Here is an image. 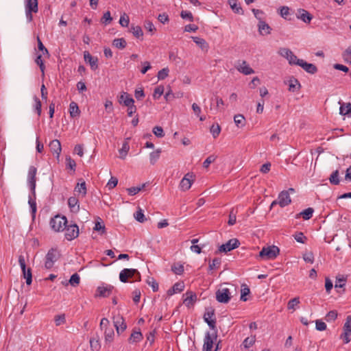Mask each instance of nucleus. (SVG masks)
<instances>
[{
  "mask_svg": "<svg viewBox=\"0 0 351 351\" xmlns=\"http://www.w3.org/2000/svg\"><path fill=\"white\" fill-rule=\"evenodd\" d=\"M58 257L59 254L57 250L50 249L45 256V267L47 269L53 267L54 263L58 261Z\"/></svg>",
  "mask_w": 351,
  "mask_h": 351,
  "instance_id": "0eeeda50",
  "label": "nucleus"
},
{
  "mask_svg": "<svg viewBox=\"0 0 351 351\" xmlns=\"http://www.w3.org/2000/svg\"><path fill=\"white\" fill-rule=\"evenodd\" d=\"M339 113L342 115H347L351 113V104L348 103L346 105L343 104L340 106Z\"/></svg>",
  "mask_w": 351,
  "mask_h": 351,
  "instance_id": "f704fd0d",
  "label": "nucleus"
},
{
  "mask_svg": "<svg viewBox=\"0 0 351 351\" xmlns=\"http://www.w3.org/2000/svg\"><path fill=\"white\" fill-rule=\"evenodd\" d=\"M221 263V260L220 258H215L212 261V262H210L209 263V269L210 270H213V269L218 268L220 266Z\"/></svg>",
  "mask_w": 351,
  "mask_h": 351,
  "instance_id": "603ef678",
  "label": "nucleus"
},
{
  "mask_svg": "<svg viewBox=\"0 0 351 351\" xmlns=\"http://www.w3.org/2000/svg\"><path fill=\"white\" fill-rule=\"evenodd\" d=\"M37 43H38V49L39 51L42 52L43 55H46L47 57L49 56V51L44 46L40 38L37 37Z\"/></svg>",
  "mask_w": 351,
  "mask_h": 351,
  "instance_id": "49530a36",
  "label": "nucleus"
},
{
  "mask_svg": "<svg viewBox=\"0 0 351 351\" xmlns=\"http://www.w3.org/2000/svg\"><path fill=\"white\" fill-rule=\"evenodd\" d=\"M164 90L165 88L163 86H158L156 87L153 94L154 99H158L160 97V96L163 94Z\"/></svg>",
  "mask_w": 351,
  "mask_h": 351,
  "instance_id": "a18cd8bd",
  "label": "nucleus"
},
{
  "mask_svg": "<svg viewBox=\"0 0 351 351\" xmlns=\"http://www.w3.org/2000/svg\"><path fill=\"white\" fill-rule=\"evenodd\" d=\"M25 15L27 21L32 22L33 20L32 13L38 11V0H25Z\"/></svg>",
  "mask_w": 351,
  "mask_h": 351,
  "instance_id": "20e7f679",
  "label": "nucleus"
},
{
  "mask_svg": "<svg viewBox=\"0 0 351 351\" xmlns=\"http://www.w3.org/2000/svg\"><path fill=\"white\" fill-rule=\"evenodd\" d=\"M112 21V18L111 17L110 11L106 12L101 19V22L105 25L110 23Z\"/></svg>",
  "mask_w": 351,
  "mask_h": 351,
  "instance_id": "3c124183",
  "label": "nucleus"
},
{
  "mask_svg": "<svg viewBox=\"0 0 351 351\" xmlns=\"http://www.w3.org/2000/svg\"><path fill=\"white\" fill-rule=\"evenodd\" d=\"M258 32L261 35H267L271 33V28L264 21H261L258 24Z\"/></svg>",
  "mask_w": 351,
  "mask_h": 351,
  "instance_id": "5701e85b",
  "label": "nucleus"
},
{
  "mask_svg": "<svg viewBox=\"0 0 351 351\" xmlns=\"http://www.w3.org/2000/svg\"><path fill=\"white\" fill-rule=\"evenodd\" d=\"M66 167L73 171L75 170L76 162L70 156H66Z\"/></svg>",
  "mask_w": 351,
  "mask_h": 351,
  "instance_id": "de8ad7c7",
  "label": "nucleus"
},
{
  "mask_svg": "<svg viewBox=\"0 0 351 351\" xmlns=\"http://www.w3.org/2000/svg\"><path fill=\"white\" fill-rule=\"evenodd\" d=\"M134 218L136 221L143 223L146 221V218L143 213V210L141 208H139V209L134 213Z\"/></svg>",
  "mask_w": 351,
  "mask_h": 351,
  "instance_id": "c03bdc74",
  "label": "nucleus"
},
{
  "mask_svg": "<svg viewBox=\"0 0 351 351\" xmlns=\"http://www.w3.org/2000/svg\"><path fill=\"white\" fill-rule=\"evenodd\" d=\"M234 121L237 127H243L245 125V117L241 114L235 115Z\"/></svg>",
  "mask_w": 351,
  "mask_h": 351,
  "instance_id": "a19ab883",
  "label": "nucleus"
},
{
  "mask_svg": "<svg viewBox=\"0 0 351 351\" xmlns=\"http://www.w3.org/2000/svg\"><path fill=\"white\" fill-rule=\"evenodd\" d=\"M105 341L112 342L114 335V332L112 328H106L104 330Z\"/></svg>",
  "mask_w": 351,
  "mask_h": 351,
  "instance_id": "ea45409f",
  "label": "nucleus"
},
{
  "mask_svg": "<svg viewBox=\"0 0 351 351\" xmlns=\"http://www.w3.org/2000/svg\"><path fill=\"white\" fill-rule=\"evenodd\" d=\"M229 4L236 14H243V11L242 8L240 6V4H238L237 0H229Z\"/></svg>",
  "mask_w": 351,
  "mask_h": 351,
  "instance_id": "c756f323",
  "label": "nucleus"
},
{
  "mask_svg": "<svg viewBox=\"0 0 351 351\" xmlns=\"http://www.w3.org/2000/svg\"><path fill=\"white\" fill-rule=\"evenodd\" d=\"M217 331H214L213 334L209 332L206 333L202 351H212L213 347V339H217Z\"/></svg>",
  "mask_w": 351,
  "mask_h": 351,
  "instance_id": "9b49d317",
  "label": "nucleus"
},
{
  "mask_svg": "<svg viewBox=\"0 0 351 351\" xmlns=\"http://www.w3.org/2000/svg\"><path fill=\"white\" fill-rule=\"evenodd\" d=\"M236 69L244 75H250L254 73V71L247 64V62L243 60L241 63L239 62L235 66Z\"/></svg>",
  "mask_w": 351,
  "mask_h": 351,
  "instance_id": "f3484780",
  "label": "nucleus"
},
{
  "mask_svg": "<svg viewBox=\"0 0 351 351\" xmlns=\"http://www.w3.org/2000/svg\"><path fill=\"white\" fill-rule=\"evenodd\" d=\"M67 222L66 217L58 215L51 219L49 224L51 229L55 232H60L64 230V228Z\"/></svg>",
  "mask_w": 351,
  "mask_h": 351,
  "instance_id": "7ed1b4c3",
  "label": "nucleus"
},
{
  "mask_svg": "<svg viewBox=\"0 0 351 351\" xmlns=\"http://www.w3.org/2000/svg\"><path fill=\"white\" fill-rule=\"evenodd\" d=\"M117 183H118V179L117 178H115V177H111V178L110 179V180L107 183L106 186L109 189H112L114 188L117 185Z\"/></svg>",
  "mask_w": 351,
  "mask_h": 351,
  "instance_id": "338daca9",
  "label": "nucleus"
},
{
  "mask_svg": "<svg viewBox=\"0 0 351 351\" xmlns=\"http://www.w3.org/2000/svg\"><path fill=\"white\" fill-rule=\"evenodd\" d=\"M255 341H256L255 336L248 337L244 339L242 345L243 346V347L245 348H249L255 343Z\"/></svg>",
  "mask_w": 351,
  "mask_h": 351,
  "instance_id": "58836bf2",
  "label": "nucleus"
},
{
  "mask_svg": "<svg viewBox=\"0 0 351 351\" xmlns=\"http://www.w3.org/2000/svg\"><path fill=\"white\" fill-rule=\"evenodd\" d=\"M296 16L298 19L302 20L306 23H310L313 19L312 15L308 11L304 9L298 10Z\"/></svg>",
  "mask_w": 351,
  "mask_h": 351,
  "instance_id": "412c9836",
  "label": "nucleus"
},
{
  "mask_svg": "<svg viewBox=\"0 0 351 351\" xmlns=\"http://www.w3.org/2000/svg\"><path fill=\"white\" fill-rule=\"evenodd\" d=\"M161 153V149H158L154 152H152L149 154V160L152 165H154L156 161L159 159Z\"/></svg>",
  "mask_w": 351,
  "mask_h": 351,
  "instance_id": "2f4dec72",
  "label": "nucleus"
},
{
  "mask_svg": "<svg viewBox=\"0 0 351 351\" xmlns=\"http://www.w3.org/2000/svg\"><path fill=\"white\" fill-rule=\"evenodd\" d=\"M301 85L299 82V81L295 78L291 77L289 81V90L291 92H295L296 90H299Z\"/></svg>",
  "mask_w": 351,
  "mask_h": 351,
  "instance_id": "bb28decb",
  "label": "nucleus"
},
{
  "mask_svg": "<svg viewBox=\"0 0 351 351\" xmlns=\"http://www.w3.org/2000/svg\"><path fill=\"white\" fill-rule=\"evenodd\" d=\"M55 324L57 326L64 324L66 322L64 314L57 315L54 317Z\"/></svg>",
  "mask_w": 351,
  "mask_h": 351,
  "instance_id": "09e8293b",
  "label": "nucleus"
},
{
  "mask_svg": "<svg viewBox=\"0 0 351 351\" xmlns=\"http://www.w3.org/2000/svg\"><path fill=\"white\" fill-rule=\"evenodd\" d=\"M346 62L351 64V47H348L343 53Z\"/></svg>",
  "mask_w": 351,
  "mask_h": 351,
  "instance_id": "69168bd1",
  "label": "nucleus"
},
{
  "mask_svg": "<svg viewBox=\"0 0 351 351\" xmlns=\"http://www.w3.org/2000/svg\"><path fill=\"white\" fill-rule=\"evenodd\" d=\"M169 69L168 68H164L158 71V78L159 80H162L165 79L169 74Z\"/></svg>",
  "mask_w": 351,
  "mask_h": 351,
  "instance_id": "680f3d73",
  "label": "nucleus"
},
{
  "mask_svg": "<svg viewBox=\"0 0 351 351\" xmlns=\"http://www.w3.org/2000/svg\"><path fill=\"white\" fill-rule=\"evenodd\" d=\"M129 279L133 281H141L140 272L136 269H123L119 273V280L122 282H128Z\"/></svg>",
  "mask_w": 351,
  "mask_h": 351,
  "instance_id": "f257e3e1",
  "label": "nucleus"
},
{
  "mask_svg": "<svg viewBox=\"0 0 351 351\" xmlns=\"http://www.w3.org/2000/svg\"><path fill=\"white\" fill-rule=\"evenodd\" d=\"M49 148L53 155H56V158L59 160V157L62 151L60 142L57 140H53L49 143Z\"/></svg>",
  "mask_w": 351,
  "mask_h": 351,
  "instance_id": "a211bd4d",
  "label": "nucleus"
},
{
  "mask_svg": "<svg viewBox=\"0 0 351 351\" xmlns=\"http://www.w3.org/2000/svg\"><path fill=\"white\" fill-rule=\"evenodd\" d=\"M19 263L21 266L23 276L26 280L27 285H31L32 282V269L30 268H26L25 260L23 255L19 256Z\"/></svg>",
  "mask_w": 351,
  "mask_h": 351,
  "instance_id": "423d86ee",
  "label": "nucleus"
},
{
  "mask_svg": "<svg viewBox=\"0 0 351 351\" xmlns=\"http://www.w3.org/2000/svg\"><path fill=\"white\" fill-rule=\"evenodd\" d=\"M134 36H135L137 38H139L143 36V33L141 27L138 25L137 26H133L132 25L130 30Z\"/></svg>",
  "mask_w": 351,
  "mask_h": 351,
  "instance_id": "473e14b6",
  "label": "nucleus"
},
{
  "mask_svg": "<svg viewBox=\"0 0 351 351\" xmlns=\"http://www.w3.org/2000/svg\"><path fill=\"white\" fill-rule=\"evenodd\" d=\"M36 173L37 169L35 167H29L27 174V182L32 194L34 197L36 195Z\"/></svg>",
  "mask_w": 351,
  "mask_h": 351,
  "instance_id": "39448f33",
  "label": "nucleus"
},
{
  "mask_svg": "<svg viewBox=\"0 0 351 351\" xmlns=\"http://www.w3.org/2000/svg\"><path fill=\"white\" fill-rule=\"evenodd\" d=\"M143 339V335L140 330H134L131 334L128 341L130 343L140 342Z\"/></svg>",
  "mask_w": 351,
  "mask_h": 351,
  "instance_id": "a878e982",
  "label": "nucleus"
},
{
  "mask_svg": "<svg viewBox=\"0 0 351 351\" xmlns=\"http://www.w3.org/2000/svg\"><path fill=\"white\" fill-rule=\"evenodd\" d=\"M153 133L155 134L156 136L158 138H162L165 136L163 129L160 126H155L153 128Z\"/></svg>",
  "mask_w": 351,
  "mask_h": 351,
  "instance_id": "bf43d9fd",
  "label": "nucleus"
},
{
  "mask_svg": "<svg viewBox=\"0 0 351 351\" xmlns=\"http://www.w3.org/2000/svg\"><path fill=\"white\" fill-rule=\"evenodd\" d=\"M80 276L76 273L73 274L71 276V278L69 280L70 284L73 287L78 285L80 284Z\"/></svg>",
  "mask_w": 351,
  "mask_h": 351,
  "instance_id": "5fc2aeb1",
  "label": "nucleus"
},
{
  "mask_svg": "<svg viewBox=\"0 0 351 351\" xmlns=\"http://www.w3.org/2000/svg\"><path fill=\"white\" fill-rule=\"evenodd\" d=\"M130 149L129 143L127 141H125L121 149H119V153L121 154L120 158H125V156L127 155L128 151Z\"/></svg>",
  "mask_w": 351,
  "mask_h": 351,
  "instance_id": "4c0bfd02",
  "label": "nucleus"
},
{
  "mask_svg": "<svg viewBox=\"0 0 351 351\" xmlns=\"http://www.w3.org/2000/svg\"><path fill=\"white\" fill-rule=\"evenodd\" d=\"M298 65L301 66L305 71L311 74H315L317 71V66L311 63H308L304 60H300Z\"/></svg>",
  "mask_w": 351,
  "mask_h": 351,
  "instance_id": "dca6fc26",
  "label": "nucleus"
},
{
  "mask_svg": "<svg viewBox=\"0 0 351 351\" xmlns=\"http://www.w3.org/2000/svg\"><path fill=\"white\" fill-rule=\"evenodd\" d=\"M192 178L193 175L191 173H188L182 179L180 184V187L182 191H186L191 188L193 183Z\"/></svg>",
  "mask_w": 351,
  "mask_h": 351,
  "instance_id": "2eb2a0df",
  "label": "nucleus"
},
{
  "mask_svg": "<svg viewBox=\"0 0 351 351\" xmlns=\"http://www.w3.org/2000/svg\"><path fill=\"white\" fill-rule=\"evenodd\" d=\"M216 300L223 304H227L231 299V293L228 288H221L216 291Z\"/></svg>",
  "mask_w": 351,
  "mask_h": 351,
  "instance_id": "9d476101",
  "label": "nucleus"
},
{
  "mask_svg": "<svg viewBox=\"0 0 351 351\" xmlns=\"http://www.w3.org/2000/svg\"><path fill=\"white\" fill-rule=\"evenodd\" d=\"M43 55V53H38L35 59V62L40 67V69L43 74H44L45 66L44 64V62L42 59Z\"/></svg>",
  "mask_w": 351,
  "mask_h": 351,
  "instance_id": "72a5a7b5",
  "label": "nucleus"
},
{
  "mask_svg": "<svg viewBox=\"0 0 351 351\" xmlns=\"http://www.w3.org/2000/svg\"><path fill=\"white\" fill-rule=\"evenodd\" d=\"M280 253L279 248L276 245L263 247L259 252V257L263 260L275 259Z\"/></svg>",
  "mask_w": 351,
  "mask_h": 351,
  "instance_id": "f03ea898",
  "label": "nucleus"
},
{
  "mask_svg": "<svg viewBox=\"0 0 351 351\" xmlns=\"http://www.w3.org/2000/svg\"><path fill=\"white\" fill-rule=\"evenodd\" d=\"M241 300L247 301L246 295L250 293V288L246 285H243L241 287Z\"/></svg>",
  "mask_w": 351,
  "mask_h": 351,
  "instance_id": "37998d69",
  "label": "nucleus"
},
{
  "mask_svg": "<svg viewBox=\"0 0 351 351\" xmlns=\"http://www.w3.org/2000/svg\"><path fill=\"white\" fill-rule=\"evenodd\" d=\"M69 114L72 118L77 117L80 116V110L79 107L75 101H71L69 104Z\"/></svg>",
  "mask_w": 351,
  "mask_h": 351,
  "instance_id": "b1692460",
  "label": "nucleus"
},
{
  "mask_svg": "<svg viewBox=\"0 0 351 351\" xmlns=\"http://www.w3.org/2000/svg\"><path fill=\"white\" fill-rule=\"evenodd\" d=\"M314 209L308 208L296 215V218L302 217L304 220H308L313 217Z\"/></svg>",
  "mask_w": 351,
  "mask_h": 351,
  "instance_id": "393cba45",
  "label": "nucleus"
},
{
  "mask_svg": "<svg viewBox=\"0 0 351 351\" xmlns=\"http://www.w3.org/2000/svg\"><path fill=\"white\" fill-rule=\"evenodd\" d=\"M216 158L217 156H215V155L209 156L203 162V167L205 168H208L212 162L215 161Z\"/></svg>",
  "mask_w": 351,
  "mask_h": 351,
  "instance_id": "e2e57ef3",
  "label": "nucleus"
},
{
  "mask_svg": "<svg viewBox=\"0 0 351 351\" xmlns=\"http://www.w3.org/2000/svg\"><path fill=\"white\" fill-rule=\"evenodd\" d=\"M240 245V242L237 239H230L228 242L219 246L218 251L219 252H228L235 248H237Z\"/></svg>",
  "mask_w": 351,
  "mask_h": 351,
  "instance_id": "f8f14e48",
  "label": "nucleus"
},
{
  "mask_svg": "<svg viewBox=\"0 0 351 351\" xmlns=\"http://www.w3.org/2000/svg\"><path fill=\"white\" fill-rule=\"evenodd\" d=\"M204 319L207 323L210 329L216 330V318L215 310L212 308L206 309L204 315Z\"/></svg>",
  "mask_w": 351,
  "mask_h": 351,
  "instance_id": "6e6552de",
  "label": "nucleus"
},
{
  "mask_svg": "<svg viewBox=\"0 0 351 351\" xmlns=\"http://www.w3.org/2000/svg\"><path fill=\"white\" fill-rule=\"evenodd\" d=\"M299 304H300V299H299V298H298V297L294 298H293V299H291V300L289 301L288 304H287V308L289 309L295 310V306H298Z\"/></svg>",
  "mask_w": 351,
  "mask_h": 351,
  "instance_id": "864d4df0",
  "label": "nucleus"
},
{
  "mask_svg": "<svg viewBox=\"0 0 351 351\" xmlns=\"http://www.w3.org/2000/svg\"><path fill=\"white\" fill-rule=\"evenodd\" d=\"M330 182L332 184L337 185L339 184V171L336 170L332 172V173L330 175L329 178Z\"/></svg>",
  "mask_w": 351,
  "mask_h": 351,
  "instance_id": "79ce46f5",
  "label": "nucleus"
},
{
  "mask_svg": "<svg viewBox=\"0 0 351 351\" xmlns=\"http://www.w3.org/2000/svg\"><path fill=\"white\" fill-rule=\"evenodd\" d=\"M34 101H35V106H34L35 111L36 112L38 116H40L41 111H42V109H41V108H42L41 101H40L38 97H36V96H35L34 97Z\"/></svg>",
  "mask_w": 351,
  "mask_h": 351,
  "instance_id": "8fccbe9b",
  "label": "nucleus"
},
{
  "mask_svg": "<svg viewBox=\"0 0 351 351\" xmlns=\"http://www.w3.org/2000/svg\"><path fill=\"white\" fill-rule=\"evenodd\" d=\"M337 317V312L336 311H330L326 315V320L327 322L335 321Z\"/></svg>",
  "mask_w": 351,
  "mask_h": 351,
  "instance_id": "052dcab7",
  "label": "nucleus"
},
{
  "mask_svg": "<svg viewBox=\"0 0 351 351\" xmlns=\"http://www.w3.org/2000/svg\"><path fill=\"white\" fill-rule=\"evenodd\" d=\"M84 58L86 62L89 63L93 70H96L98 68V59L97 57L92 56L88 51H85L84 52Z\"/></svg>",
  "mask_w": 351,
  "mask_h": 351,
  "instance_id": "aec40b11",
  "label": "nucleus"
},
{
  "mask_svg": "<svg viewBox=\"0 0 351 351\" xmlns=\"http://www.w3.org/2000/svg\"><path fill=\"white\" fill-rule=\"evenodd\" d=\"M294 238L296 240L297 242L304 243L306 240L307 239L306 237L304 235L302 232H298L294 235Z\"/></svg>",
  "mask_w": 351,
  "mask_h": 351,
  "instance_id": "0e129e2a",
  "label": "nucleus"
},
{
  "mask_svg": "<svg viewBox=\"0 0 351 351\" xmlns=\"http://www.w3.org/2000/svg\"><path fill=\"white\" fill-rule=\"evenodd\" d=\"M68 205L72 213H77L80 210L79 200L76 197H70L68 199Z\"/></svg>",
  "mask_w": 351,
  "mask_h": 351,
  "instance_id": "4be33fe9",
  "label": "nucleus"
},
{
  "mask_svg": "<svg viewBox=\"0 0 351 351\" xmlns=\"http://www.w3.org/2000/svg\"><path fill=\"white\" fill-rule=\"evenodd\" d=\"M113 322L118 334L123 332L127 328L123 317L119 315L113 317Z\"/></svg>",
  "mask_w": 351,
  "mask_h": 351,
  "instance_id": "ddd939ff",
  "label": "nucleus"
},
{
  "mask_svg": "<svg viewBox=\"0 0 351 351\" xmlns=\"http://www.w3.org/2000/svg\"><path fill=\"white\" fill-rule=\"evenodd\" d=\"M186 298L184 300V303L187 306H189L190 305H192L193 302L197 299V295L195 293H193L192 291H187L186 293Z\"/></svg>",
  "mask_w": 351,
  "mask_h": 351,
  "instance_id": "cd10ccee",
  "label": "nucleus"
},
{
  "mask_svg": "<svg viewBox=\"0 0 351 351\" xmlns=\"http://www.w3.org/2000/svg\"><path fill=\"white\" fill-rule=\"evenodd\" d=\"M33 197H34V198L32 197L31 196H29L28 203H29L30 208H31V213H32V217H34L37 209H36V200H35L36 196L35 197L33 196Z\"/></svg>",
  "mask_w": 351,
  "mask_h": 351,
  "instance_id": "c9c22d12",
  "label": "nucleus"
},
{
  "mask_svg": "<svg viewBox=\"0 0 351 351\" xmlns=\"http://www.w3.org/2000/svg\"><path fill=\"white\" fill-rule=\"evenodd\" d=\"M344 330L351 332V315L347 317L346 322L343 326Z\"/></svg>",
  "mask_w": 351,
  "mask_h": 351,
  "instance_id": "774afa93",
  "label": "nucleus"
},
{
  "mask_svg": "<svg viewBox=\"0 0 351 351\" xmlns=\"http://www.w3.org/2000/svg\"><path fill=\"white\" fill-rule=\"evenodd\" d=\"M75 191L82 194V197H84L87 193L86 182L84 181L78 182L75 188Z\"/></svg>",
  "mask_w": 351,
  "mask_h": 351,
  "instance_id": "c85d7f7f",
  "label": "nucleus"
},
{
  "mask_svg": "<svg viewBox=\"0 0 351 351\" xmlns=\"http://www.w3.org/2000/svg\"><path fill=\"white\" fill-rule=\"evenodd\" d=\"M127 43L125 40L123 38H115L112 42V45L117 49H123L126 47Z\"/></svg>",
  "mask_w": 351,
  "mask_h": 351,
  "instance_id": "7c9ffc66",
  "label": "nucleus"
},
{
  "mask_svg": "<svg viewBox=\"0 0 351 351\" xmlns=\"http://www.w3.org/2000/svg\"><path fill=\"white\" fill-rule=\"evenodd\" d=\"M113 289L114 287L111 285H107L106 287H98L95 296L107 298L111 294Z\"/></svg>",
  "mask_w": 351,
  "mask_h": 351,
  "instance_id": "6ab92c4d",
  "label": "nucleus"
},
{
  "mask_svg": "<svg viewBox=\"0 0 351 351\" xmlns=\"http://www.w3.org/2000/svg\"><path fill=\"white\" fill-rule=\"evenodd\" d=\"M287 60L289 61L290 64L298 65V62H299L301 59H298L297 56L291 51V54L288 56Z\"/></svg>",
  "mask_w": 351,
  "mask_h": 351,
  "instance_id": "13d9d810",
  "label": "nucleus"
},
{
  "mask_svg": "<svg viewBox=\"0 0 351 351\" xmlns=\"http://www.w3.org/2000/svg\"><path fill=\"white\" fill-rule=\"evenodd\" d=\"M210 131L213 138H215L219 135L221 132V128L218 123H215L210 127Z\"/></svg>",
  "mask_w": 351,
  "mask_h": 351,
  "instance_id": "e433bc0d",
  "label": "nucleus"
},
{
  "mask_svg": "<svg viewBox=\"0 0 351 351\" xmlns=\"http://www.w3.org/2000/svg\"><path fill=\"white\" fill-rule=\"evenodd\" d=\"M64 230H65V238L68 241H72L79 235V228L75 223L70 224L69 226L66 225Z\"/></svg>",
  "mask_w": 351,
  "mask_h": 351,
  "instance_id": "1a4fd4ad",
  "label": "nucleus"
},
{
  "mask_svg": "<svg viewBox=\"0 0 351 351\" xmlns=\"http://www.w3.org/2000/svg\"><path fill=\"white\" fill-rule=\"evenodd\" d=\"M130 23L129 16L123 13L120 17L119 23L122 27H128Z\"/></svg>",
  "mask_w": 351,
  "mask_h": 351,
  "instance_id": "4d7b16f0",
  "label": "nucleus"
},
{
  "mask_svg": "<svg viewBox=\"0 0 351 351\" xmlns=\"http://www.w3.org/2000/svg\"><path fill=\"white\" fill-rule=\"evenodd\" d=\"M278 204L280 207L283 208L289 205L291 202V199L289 193V191H281L278 197Z\"/></svg>",
  "mask_w": 351,
  "mask_h": 351,
  "instance_id": "4468645a",
  "label": "nucleus"
},
{
  "mask_svg": "<svg viewBox=\"0 0 351 351\" xmlns=\"http://www.w3.org/2000/svg\"><path fill=\"white\" fill-rule=\"evenodd\" d=\"M171 270L174 274L180 275L184 272V266L181 264H176L172 266Z\"/></svg>",
  "mask_w": 351,
  "mask_h": 351,
  "instance_id": "6e6d98bb",
  "label": "nucleus"
}]
</instances>
